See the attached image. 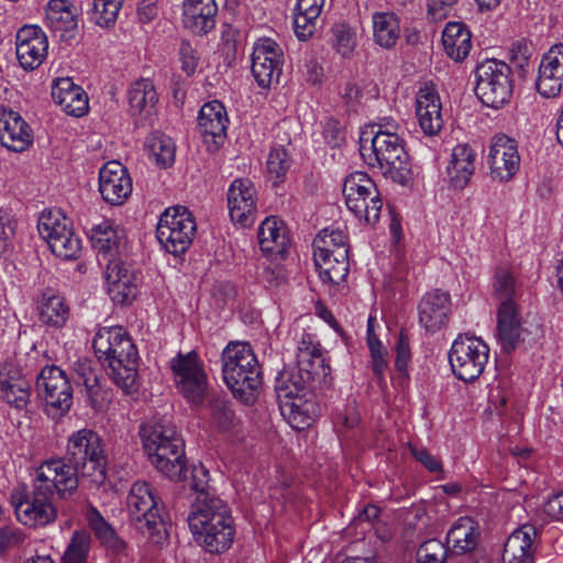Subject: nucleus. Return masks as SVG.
<instances>
[{
    "mask_svg": "<svg viewBox=\"0 0 563 563\" xmlns=\"http://www.w3.org/2000/svg\"><path fill=\"white\" fill-rule=\"evenodd\" d=\"M489 347L479 338L460 334L449 352L453 374L461 380L477 379L488 362Z\"/></svg>",
    "mask_w": 563,
    "mask_h": 563,
    "instance_id": "nucleus-11",
    "label": "nucleus"
},
{
    "mask_svg": "<svg viewBox=\"0 0 563 563\" xmlns=\"http://www.w3.org/2000/svg\"><path fill=\"white\" fill-rule=\"evenodd\" d=\"M389 178L402 187H411L413 183V173L410 158L397 162L389 161Z\"/></svg>",
    "mask_w": 563,
    "mask_h": 563,
    "instance_id": "nucleus-58",
    "label": "nucleus"
},
{
    "mask_svg": "<svg viewBox=\"0 0 563 563\" xmlns=\"http://www.w3.org/2000/svg\"><path fill=\"white\" fill-rule=\"evenodd\" d=\"M298 373L292 368H284L275 379V393L279 404H283L301 393H308L305 384H300Z\"/></svg>",
    "mask_w": 563,
    "mask_h": 563,
    "instance_id": "nucleus-49",
    "label": "nucleus"
},
{
    "mask_svg": "<svg viewBox=\"0 0 563 563\" xmlns=\"http://www.w3.org/2000/svg\"><path fill=\"white\" fill-rule=\"evenodd\" d=\"M198 129L205 136H210L219 145L227 137L229 118L225 107L218 100L206 102L198 114Z\"/></svg>",
    "mask_w": 563,
    "mask_h": 563,
    "instance_id": "nucleus-32",
    "label": "nucleus"
},
{
    "mask_svg": "<svg viewBox=\"0 0 563 563\" xmlns=\"http://www.w3.org/2000/svg\"><path fill=\"white\" fill-rule=\"evenodd\" d=\"M218 7L214 0H184L183 22L187 30L205 35L216 25Z\"/></svg>",
    "mask_w": 563,
    "mask_h": 563,
    "instance_id": "nucleus-31",
    "label": "nucleus"
},
{
    "mask_svg": "<svg viewBox=\"0 0 563 563\" xmlns=\"http://www.w3.org/2000/svg\"><path fill=\"white\" fill-rule=\"evenodd\" d=\"M366 126L360 134V153L369 167L384 169L387 163V132L382 125Z\"/></svg>",
    "mask_w": 563,
    "mask_h": 563,
    "instance_id": "nucleus-36",
    "label": "nucleus"
},
{
    "mask_svg": "<svg viewBox=\"0 0 563 563\" xmlns=\"http://www.w3.org/2000/svg\"><path fill=\"white\" fill-rule=\"evenodd\" d=\"M283 64L284 52L274 40L264 37L254 44L251 70L261 88H269L279 82Z\"/></svg>",
    "mask_w": 563,
    "mask_h": 563,
    "instance_id": "nucleus-17",
    "label": "nucleus"
},
{
    "mask_svg": "<svg viewBox=\"0 0 563 563\" xmlns=\"http://www.w3.org/2000/svg\"><path fill=\"white\" fill-rule=\"evenodd\" d=\"M129 517L134 528L156 545L168 538V521L161 499L150 483L136 482L126 499Z\"/></svg>",
    "mask_w": 563,
    "mask_h": 563,
    "instance_id": "nucleus-7",
    "label": "nucleus"
},
{
    "mask_svg": "<svg viewBox=\"0 0 563 563\" xmlns=\"http://www.w3.org/2000/svg\"><path fill=\"white\" fill-rule=\"evenodd\" d=\"M125 256L104 261L107 292L115 305H131L137 296L140 276Z\"/></svg>",
    "mask_w": 563,
    "mask_h": 563,
    "instance_id": "nucleus-15",
    "label": "nucleus"
},
{
    "mask_svg": "<svg viewBox=\"0 0 563 563\" xmlns=\"http://www.w3.org/2000/svg\"><path fill=\"white\" fill-rule=\"evenodd\" d=\"M128 101L132 115L148 119L155 112L158 97L150 79L134 81L128 90Z\"/></svg>",
    "mask_w": 563,
    "mask_h": 563,
    "instance_id": "nucleus-40",
    "label": "nucleus"
},
{
    "mask_svg": "<svg viewBox=\"0 0 563 563\" xmlns=\"http://www.w3.org/2000/svg\"><path fill=\"white\" fill-rule=\"evenodd\" d=\"M268 174L277 180L283 179L291 166V159L286 148L282 145H274L267 158Z\"/></svg>",
    "mask_w": 563,
    "mask_h": 563,
    "instance_id": "nucleus-54",
    "label": "nucleus"
},
{
    "mask_svg": "<svg viewBox=\"0 0 563 563\" xmlns=\"http://www.w3.org/2000/svg\"><path fill=\"white\" fill-rule=\"evenodd\" d=\"M391 351L395 371L393 379L397 386L404 388L409 383L412 363L411 339L408 330L401 328L395 333Z\"/></svg>",
    "mask_w": 563,
    "mask_h": 563,
    "instance_id": "nucleus-39",
    "label": "nucleus"
},
{
    "mask_svg": "<svg viewBox=\"0 0 563 563\" xmlns=\"http://www.w3.org/2000/svg\"><path fill=\"white\" fill-rule=\"evenodd\" d=\"M537 529L532 525H523L516 529L504 545L503 563H533V540Z\"/></svg>",
    "mask_w": 563,
    "mask_h": 563,
    "instance_id": "nucleus-33",
    "label": "nucleus"
},
{
    "mask_svg": "<svg viewBox=\"0 0 563 563\" xmlns=\"http://www.w3.org/2000/svg\"><path fill=\"white\" fill-rule=\"evenodd\" d=\"M490 176L498 181L510 180L520 167L517 142L505 135L494 136L488 155Z\"/></svg>",
    "mask_w": 563,
    "mask_h": 563,
    "instance_id": "nucleus-19",
    "label": "nucleus"
},
{
    "mask_svg": "<svg viewBox=\"0 0 563 563\" xmlns=\"http://www.w3.org/2000/svg\"><path fill=\"white\" fill-rule=\"evenodd\" d=\"M343 195L346 207L356 218L369 224L378 221L383 201L375 183L365 173L349 175L343 184Z\"/></svg>",
    "mask_w": 563,
    "mask_h": 563,
    "instance_id": "nucleus-12",
    "label": "nucleus"
},
{
    "mask_svg": "<svg viewBox=\"0 0 563 563\" xmlns=\"http://www.w3.org/2000/svg\"><path fill=\"white\" fill-rule=\"evenodd\" d=\"M222 376L233 397L245 405L255 402L262 386V372L247 343L230 342L222 352Z\"/></svg>",
    "mask_w": 563,
    "mask_h": 563,
    "instance_id": "nucleus-6",
    "label": "nucleus"
},
{
    "mask_svg": "<svg viewBox=\"0 0 563 563\" xmlns=\"http://www.w3.org/2000/svg\"><path fill=\"white\" fill-rule=\"evenodd\" d=\"M43 464L57 473L66 487L76 492L80 477L96 487L106 482L109 457L101 435L92 429L82 428L68 437L63 457Z\"/></svg>",
    "mask_w": 563,
    "mask_h": 563,
    "instance_id": "nucleus-2",
    "label": "nucleus"
},
{
    "mask_svg": "<svg viewBox=\"0 0 563 563\" xmlns=\"http://www.w3.org/2000/svg\"><path fill=\"white\" fill-rule=\"evenodd\" d=\"M37 397L44 401L45 411L64 416L73 405V387L66 373L56 365H47L36 377Z\"/></svg>",
    "mask_w": 563,
    "mask_h": 563,
    "instance_id": "nucleus-13",
    "label": "nucleus"
},
{
    "mask_svg": "<svg viewBox=\"0 0 563 563\" xmlns=\"http://www.w3.org/2000/svg\"><path fill=\"white\" fill-rule=\"evenodd\" d=\"M372 23L374 42L380 47H387V12H374Z\"/></svg>",
    "mask_w": 563,
    "mask_h": 563,
    "instance_id": "nucleus-63",
    "label": "nucleus"
},
{
    "mask_svg": "<svg viewBox=\"0 0 563 563\" xmlns=\"http://www.w3.org/2000/svg\"><path fill=\"white\" fill-rule=\"evenodd\" d=\"M209 421L220 432L233 430L239 424V418L232 401L223 394H212L207 401Z\"/></svg>",
    "mask_w": 563,
    "mask_h": 563,
    "instance_id": "nucleus-45",
    "label": "nucleus"
},
{
    "mask_svg": "<svg viewBox=\"0 0 563 563\" xmlns=\"http://www.w3.org/2000/svg\"><path fill=\"white\" fill-rule=\"evenodd\" d=\"M40 320L51 327H63L69 317V308L62 296L46 291L38 305Z\"/></svg>",
    "mask_w": 563,
    "mask_h": 563,
    "instance_id": "nucleus-47",
    "label": "nucleus"
},
{
    "mask_svg": "<svg viewBox=\"0 0 563 563\" xmlns=\"http://www.w3.org/2000/svg\"><path fill=\"white\" fill-rule=\"evenodd\" d=\"M475 77V95L483 104L498 109L509 102L514 90L509 65L495 58L486 59L476 66Z\"/></svg>",
    "mask_w": 563,
    "mask_h": 563,
    "instance_id": "nucleus-8",
    "label": "nucleus"
},
{
    "mask_svg": "<svg viewBox=\"0 0 563 563\" xmlns=\"http://www.w3.org/2000/svg\"><path fill=\"white\" fill-rule=\"evenodd\" d=\"M32 142V130L20 113L0 107V143L11 151L22 152Z\"/></svg>",
    "mask_w": 563,
    "mask_h": 563,
    "instance_id": "nucleus-26",
    "label": "nucleus"
},
{
    "mask_svg": "<svg viewBox=\"0 0 563 563\" xmlns=\"http://www.w3.org/2000/svg\"><path fill=\"white\" fill-rule=\"evenodd\" d=\"M416 113L419 126L424 135L435 136L442 131L444 124L442 104L434 89L424 87L418 91Z\"/></svg>",
    "mask_w": 563,
    "mask_h": 563,
    "instance_id": "nucleus-27",
    "label": "nucleus"
},
{
    "mask_svg": "<svg viewBox=\"0 0 563 563\" xmlns=\"http://www.w3.org/2000/svg\"><path fill=\"white\" fill-rule=\"evenodd\" d=\"M197 224L192 213L184 206L167 208L156 227V236L166 252L178 256L191 245Z\"/></svg>",
    "mask_w": 563,
    "mask_h": 563,
    "instance_id": "nucleus-9",
    "label": "nucleus"
},
{
    "mask_svg": "<svg viewBox=\"0 0 563 563\" xmlns=\"http://www.w3.org/2000/svg\"><path fill=\"white\" fill-rule=\"evenodd\" d=\"M99 191L108 203L121 206L132 192V179L126 168L110 161L99 172Z\"/></svg>",
    "mask_w": 563,
    "mask_h": 563,
    "instance_id": "nucleus-22",
    "label": "nucleus"
},
{
    "mask_svg": "<svg viewBox=\"0 0 563 563\" xmlns=\"http://www.w3.org/2000/svg\"><path fill=\"white\" fill-rule=\"evenodd\" d=\"M258 244L261 251L273 260L284 258L289 238L283 222L276 217H267L258 228Z\"/></svg>",
    "mask_w": 563,
    "mask_h": 563,
    "instance_id": "nucleus-34",
    "label": "nucleus"
},
{
    "mask_svg": "<svg viewBox=\"0 0 563 563\" xmlns=\"http://www.w3.org/2000/svg\"><path fill=\"white\" fill-rule=\"evenodd\" d=\"M143 449L154 467L175 482H187L185 442L176 426L165 417H153L140 427Z\"/></svg>",
    "mask_w": 563,
    "mask_h": 563,
    "instance_id": "nucleus-3",
    "label": "nucleus"
},
{
    "mask_svg": "<svg viewBox=\"0 0 563 563\" xmlns=\"http://www.w3.org/2000/svg\"><path fill=\"white\" fill-rule=\"evenodd\" d=\"M51 95L53 100L68 115L79 118L86 114L89 109L87 93L68 77L55 79Z\"/></svg>",
    "mask_w": 563,
    "mask_h": 563,
    "instance_id": "nucleus-29",
    "label": "nucleus"
},
{
    "mask_svg": "<svg viewBox=\"0 0 563 563\" xmlns=\"http://www.w3.org/2000/svg\"><path fill=\"white\" fill-rule=\"evenodd\" d=\"M389 233L393 242L390 254L395 260L389 271V302L402 301L408 292L409 286V263L406 256L405 244L402 243V230L397 216L389 208Z\"/></svg>",
    "mask_w": 563,
    "mask_h": 563,
    "instance_id": "nucleus-16",
    "label": "nucleus"
},
{
    "mask_svg": "<svg viewBox=\"0 0 563 563\" xmlns=\"http://www.w3.org/2000/svg\"><path fill=\"white\" fill-rule=\"evenodd\" d=\"M521 323L515 305H500L497 316V338L503 352L510 353L519 344Z\"/></svg>",
    "mask_w": 563,
    "mask_h": 563,
    "instance_id": "nucleus-38",
    "label": "nucleus"
},
{
    "mask_svg": "<svg viewBox=\"0 0 563 563\" xmlns=\"http://www.w3.org/2000/svg\"><path fill=\"white\" fill-rule=\"evenodd\" d=\"M45 21L60 41H69L77 32V8L68 0H51L45 10Z\"/></svg>",
    "mask_w": 563,
    "mask_h": 563,
    "instance_id": "nucleus-28",
    "label": "nucleus"
},
{
    "mask_svg": "<svg viewBox=\"0 0 563 563\" xmlns=\"http://www.w3.org/2000/svg\"><path fill=\"white\" fill-rule=\"evenodd\" d=\"M75 493L66 487L57 473L43 463L36 471L31 492H16L12 504L18 520L30 528L48 526L57 519V508L53 504L54 495L66 499Z\"/></svg>",
    "mask_w": 563,
    "mask_h": 563,
    "instance_id": "nucleus-4",
    "label": "nucleus"
},
{
    "mask_svg": "<svg viewBox=\"0 0 563 563\" xmlns=\"http://www.w3.org/2000/svg\"><path fill=\"white\" fill-rule=\"evenodd\" d=\"M360 420L355 400L347 401L343 408H335L332 412L333 426L339 433L355 429Z\"/></svg>",
    "mask_w": 563,
    "mask_h": 563,
    "instance_id": "nucleus-53",
    "label": "nucleus"
},
{
    "mask_svg": "<svg viewBox=\"0 0 563 563\" xmlns=\"http://www.w3.org/2000/svg\"><path fill=\"white\" fill-rule=\"evenodd\" d=\"M307 393H301L294 398L280 404L284 416L287 417L294 429L303 430L320 415V407L306 398Z\"/></svg>",
    "mask_w": 563,
    "mask_h": 563,
    "instance_id": "nucleus-41",
    "label": "nucleus"
},
{
    "mask_svg": "<svg viewBox=\"0 0 563 563\" xmlns=\"http://www.w3.org/2000/svg\"><path fill=\"white\" fill-rule=\"evenodd\" d=\"M563 89V44L553 45L539 65L537 90L547 98L556 97Z\"/></svg>",
    "mask_w": 563,
    "mask_h": 563,
    "instance_id": "nucleus-23",
    "label": "nucleus"
},
{
    "mask_svg": "<svg viewBox=\"0 0 563 563\" xmlns=\"http://www.w3.org/2000/svg\"><path fill=\"white\" fill-rule=\"evenodd\" d=\"M495 291L500 305H515L512 301L516 295L515 278L509 272L505 269L496 272Z\"/></svg>",
    "mask_w": 563,
    "mask_h": 563,
    "instance_id": "nucleus-56",
    "label": "nucleus"
},
{
    "mask_svg": "<svg viewBox=\"0 0 563 563\" xmlns=\"http://www.w3.org/2000/svg\"><path fill=\"white\" fill-rule=\"evenodd\" d=\"M91 538L86 531H75L60 563H86Z\"/></svg>",
    "mask_w": 563,
    "mask_h": 563,
    "instance_id": "nucleus-51",
    "label": "nucleus"
},
{
    "mask_svg": "<svg viewBox=\"0 0 563 563\" xmlns=\"http://www.w3.org/2000/svg\"><path fill=\"white\" fill-rule=\"evenodd\" d=\"M47 49V36L40 26L24 25L16 32V58L23 69H36L45 59Z\"/></svg>",
    "mask_w": 563,
    "mask_h": 563,
    "instance_id": "nucleus-20",
    "label": "nucleus"
},
{
    "mask_svg": "<svg viewBox=\"0 0 563 563\" xmlns=\"http://www.w3.org/2000/svg\"><path fill=\"white\" fill-rule=\"evenodd\" d=\"M442 44L450 58L462 62L472 48L471 32L461 22H449L442 32Z\"/></svg>",
    "mask_w": 563,
    "mask_h": 563,
    "instance_id": "nucleus-44",
    "label": "nucleus"
},
{
    "mask_svg": "<svg viewBox=\"0 0 563 563\" xmlns=\"http://www.w3.org/2000/svg\"><path fill=\"white\" fill-rule=\"evenodd\" d=\"M478 526L470 517H461L452 525L446 534V549L454 555L473 552L478 544Z\"/></svg>",
    "mask_w": 563,
    "mask_h": 563,
    "instance_id": "nucleus-35",
    "label": "nucleus"
},
{
    "mask_svg": "<svg viewBox=\"0 0 563 563\" xmlns=\"http://www.w3.org/2000/svg\"><path fill=\"white\" fill-rule=\"evenodd\" d=\"M319 276L324 283L340 285L345 282L349 271V249H339L335 254L313 255Z\"/></svg>",
    "mask_w": 563,
    "mask_h": 563,
    "instance_id": "nucleus-42",
    "label": "nucleus"
},
{
    "mask_svg": "<svg viewBox=\"0 0 563 563\" xmlns=\"http://www.w3.org/2000/svg\"><path fill=\"white\" fill-rule=\"evenodd\" d=\"M174 380L179 393L189 402H202L208 387L207 374L203 364L195 351L187 354L178 353L170 361Z\"/></svg>",
    "mask_w": 563,
    "mask_h": 563,
    "instance_id": "nucleus-14",
    "label": "nucleus"
},
{
    "mask_svg": "<svg viewBox=\"0 0 563 563\" xmlns=\"http://www.w3.org/2000/svg\"><path fill=\"white\" fill-rule=\"evenodd\" d=\"M37 230L56 257L66 261L79 257L81 241L74 232L71 221L59 210L43 211Z\"/></svg>",
    "mask_w": 563,
    "mask_h": 563,
    "instance_id": "nucleus-10",
    "label": "nucleus"
},
{
    "mask_svg": "<svg viewBox=\"0 0 563 563\" xmlns=\"http://www.w3.org/2000/svg\"><path fill=\"white\" fill-rule=\"evenodd\" d=\"M179 57L181 62V69L188 75L195 74L198 66V57L195 49L187 41H183L179 46Z\"/></svg>",
    "mask_w": 563,
    "mask_h": 563,
    "instance_id": "nucleus-64",
    "label": "nucleus"
},
{
    "mask_svg": "<svg viewBox=\"0 0 563 563\" xmlns=\"http://www.w3.org/2000/svg\"><path fill=\"white\" fill-rule=\"evenodd\" d=\"M209 479V471L205 465L200 463L192 466L187 485L195 498L187 521L196 542L207 552L220 554L231 548L235 529L229 506L216 496Z\"/></svg>",
    "mask_w": 563,
    "mask_h": 563,
    "instance_id": "nucleus-1",
    "label": "nucleus"
},
{
    "mask_svg": "<svg viewBox=\"0 0 563 563\" xmlns=\"http://www.w3.org/2000/svg\"><path fill=\"white\" fill-rule=\"evenodd\" d=\"M346 236L341 230L323 229L314 238L313 255L335 254L339 249H349L346 245Z\"/></svg>",
    "mask_w": 563,
    "mask_h": 563,
    "instance_id": "nucleus-50",
    "label": "nucleus"
},
{
    "mask_svg": "<svg viewBox=\"0 0 563 563\" xmlns=\"http://www.w3.org/2000/svg\"><path fill=\"white\" fill-rule=\"evenodd\" d=\"M145 146L148 156L154 159L157 165L164 168L173 165L176 146L169 136L161 132H154L146 139Z\"/></svg>",
    "mask_w": 563,
    "mask_h": 563,
    "instance_id": "nucleus-48",
    "label": "nucleus"
},
{
    "mask_svg": "<svg viewBox=\"0 0 563 563\" xmlns=\"http://www.w3.org/2000/svg\"><path fill=\"white\" fill-rule=\"evenodd\" d=\"M383 328L372 313L367 320L366 345L369 352L368 368L372 372L373 380L384 390V375L387 369V361L384 354V345L379 339Z\"/></svg>",
    "mask_w": 563,
    "mask_h": 563,
    "instance_id": "nucleus-37",
    "label": "nucleus"
},
{
    "mask_svg": "<svg viewBox=\"0 0 563 563\" xmlns=\"http://www.w3.org/2000/svg\"><path fill=\"white\" fill-rule=\"evenodd\" d=\"M92 346L109 368L113 383L125 394L137 390L140 356L136 345L122 327H104L96 333Z\"/></svg>",
    "mask_w": 563,
    "mask_h": 563,
    "instance_id": "nucleus-5",
    "label": "nucleus"
},
{
    "mask_svg": "<svg viewBox=\"0 0 563 563\" xmlns=\"http://www.w3.org/2000/svg\"><path fill=\"white\" fill-rule=\"evenodd\" d=\"M323 137L331 147H340L345 143L346 131L339 120L330 118L325 121Z\"/></svg>",
    "mask_w": 563,
    "mask_h": 563,
    "instance_id": "nucleus-61",
    "label": "nucleus"
},
{
    "mask_svg": "<svg viewBox=\"0 0 563 563\" xmlns=\"http://www.w3.org/2000/svg\"><path fill=\"white\" fill-rule=\"evenodd\" d=\"M89 528L93 531L96 538L101 542L113 554L122 553L126 543L122 540L112 528V526L106 521L100 511L90 506L86 514Z\"/></svg>",
    "mask_w": 563,
    "mask_h": 563,
    "instance_id": "nucleus-46",
    "label": "nucleus"
},
{
    "mask_svg": "<svg viewBox=\"0 0 563 563\" xmlns=\"http://www.w3.org/2000/svg\"><path fill=\"white\" fill-rule=\"evenodd\" d=\"M318 16L306 12L297 11L294 19V27L297 37L306 41L311 37L316 31Z\"/></svg>",
    "mask_w": 563,
    "mask_h": 563,
    "instance_id": "nucleus-60",
    "label": "nucleus"
},
{
    "mask_svg": "<svg viewBox=\"0 0 563 563\" xmlns=\"http://www.w3.org/2000/svg\"><path fill=\"white\" fill-rule=\"evenodd\" d=\"M229 214L243 228L251 227L256 218V189L249 179H235L228 189Z\"/></svg>",
    "mask_w": 563,
    "mask_h": 563,
    "instance_id": "nucleus-21",
    "label": "nucleus"
},
{
    "mask_svg": "<svg viewBox=\"0 0 563 563\" xmlns=\"http://www.w3.org/2000/svg\"><path fill=\"white\" fill-rule=\"evenodd\" d=\"M449 551L446 547L437 539L423 542L417 551V563H444Z\"/></svg>",
    "mask_w": 563,
    "mask_h": 563,
    "instance_id": "nucleus-55",
    "label": "nucleus"
},
{
    "mask_svg": "<svg viewBox=\"0 0 563 563\" xmlns=\"http://www.w3.org/2000/svg\"><path fill=\"white\" fill-rule=\"evenodd\" d=\"M295 369L298 373L300 384H305L309 391L317 386L327 384L331 372L330 365L317 346L299 347Z\"/></svg>",
    "mask_w": 563,
    "mask_h": 563,
    "instance_id": "nucleus-24",
    "label": "nucleus"
},
{
    "mask_svg": "<svg viewBox=\"0 0 563 563\" xmlns=\"http://www.w3.org/2000/svg\"><path fill=\"white\" fill-rule=\"evenodd\" d=\"M92 249L97 252L100 265L112 257L125 256L126 233L125 230L110 220H104L92 225L88 231Z\"/></svg>",
    "mask_w": 563,
    "mask_h": 563,
    "instance_id": "nucleus-18",
    "label": "nucleus"
},
{
    "mask_svg": "<svg viewBox=\"0 0 563 563\" xmlns=\"http://www.w3.org/2000/svg\"><path fill=\"white\" fill-rule=\"evenodd\" d=\"M0 397L19 411L27 410L31 385L18 368L10 366L0 372Z\"/></svg>",
    "mask_w": 563,
    "mask_h": 563,
    "instance_id": "nucleus-30",
    "label": "nucleus"
},
{
    "mask_svg": "<svg viewBox=\"0 0 563 563\" xmlns=\"http://www.w3.org/2000/svg\"><path fill=\"white\" fill-rule=\"evenodd\" d=\"M238 290L231 282H218L212 286L211 296L218 307L222 308L231 300L235 299Z\"/></svg>",
    "mask_w": 563,
    "mask_h": 563,
    "instance_id": "nucleus-62",
    "label": "nucleus"
},
{
    "mask_svg": "<svg viewBox=\"0 0 563 563\" xmlns=\"http://www.w3.org/2000/svg\"><path fill=\"white\" fill-rule=\"evenodd\" d=\"M475 158L476 153L465 143L453 148L448 174L455 187L463 188L467 185L475 170Z\"/></svg>",
    "mask_w": 563,
    "mask_h": 563,
    "instance_id": "nucleus-43",
    "label": "nucleus"
},
{
    "mask_svg": "<svg viewBox=\"0 0 563 563\" xmlns=\"http://www.w3.org/2000/svg\"><path fill=\"white\" fill-rule=\"evenodd\" d=\"M122 5L120 0H112L111 3L92 1L90 20L100 27L110 29L115 24Z\"/></svg>",
    "mask_w": 563,
    "mask_h": 563,
    "instance_id": "nucleus-52",
    "label": "nucleus"
},
{
    "mask_svg": "<svg viewBox=\"0 0 563 563\" xmlns=\"http://www.w3.org/2000/svg\"><path fill=\"white\" fill-rule=\"evenodd\" d=\"M334 36V46L336 52L343 57L349 56L356 44L355 34L346 24H336L332 27Z\"/></svg>",
    "mask_w": 563,
    "mask_h": 563,
    "instance_id": "nucleus-57",
    "label": "nucleus"
},
{
    "mask_svg": "<svg viewBox=\"0 0 563 563\" xmlns=\"http://www.w3.org/2000/svg\"><path fill=\"white\" fill-rule=\"evenodd\" d=\"M401 34L408 45H416L419 41V33L416 27L405 26L401 30L398 18L389 12V47L396 43V40L399 38Z\"/></svg>",
    "mask_w": 563,
    "mask_h": 563,
    "instance_id": "nucleus-59",
    "label": "nucleus"
},
{
    "mask_svg": "<svg viewBox=\"0 0 563 563\" xmlns=\"http://www.w3.org/2000/svg\"><path fill=\"white\" fill-rule=\"evenodd\" d=\"M450 312V295L440 289L424 294L418 305L419 323L430 333L439 331L448 323Z\"/></svg>",
    "mask_w": 563,
    "mask_h": 563,
    "instance_id": "nucleus-25",
    "label": "nucleus"
}]
</instances>
